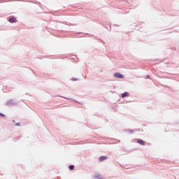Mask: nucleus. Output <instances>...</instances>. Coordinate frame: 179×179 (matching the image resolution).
I'll return each mask as SVG.
<instances>
[{
  "instance_id": "nucleus-1",
  "label": "nucleus",
  "mask_w": 179,
  "mask_h": 179,
  "mask_svg": "<svg viewBox=\"0 0 179 179\" xmlns=\"http://www.w3.org/2000/svg\"><path fill=\"white\" fill-rule=\"evenodd\" d=\"M114 76L115 78H117L119 79H124V76L122 74H120L119 73H115Z\"/></svg>"
},
{
  "instance_id": "nucleus-2",
  "label": "nucleus",
  "mask_w": 179,
  "mask_h": 179,
  "mask_svg": "<svg viewBox=\"0 0 179 179\" xmlns=\"http://www.w3.org/2000/svg\"><path fill=\"white\" fill-rule=\"evenodd\" d=\"M8 22H9L10 23H16V22H17L16 17H12L11 18H10V19L8 20Z\"/></svg>"
},
{
  "instance_id": "nucleus-3",
  "label": "nucleus",
  "mask_w": 179,
  "mask_h": 179,
  "mask_svg": "<svg viewBox=\"0 0 179 179\" xmlns=\"http://www.w3.org/2000/svg\"><path fill=\"white\" fill-rule=\"evenodd\" d=\"M137 143H139L140 145H142V146H145V141H143V140L141 138L137 140Z\"/></svg>"
},
{
  "instance_id": "nucleus-4",
  "label": "nucleus",
  "mask_w": 179,
  "mask_h": 179,
  "mask_svg": "<svg viewBox=\"0 0 179 179\" xmlns=\"http://www.w3.org/2000/svg\"><path fill=\"white\" fill-rule=\"evenodd\" d=\"M129 94L128 92H124L122 94V98L124 99V97H128Z\"/></svg>"
},
{
  "instance_id": "nucleus-5",
  "label": "nucleus",
  "mask_w": 179,
  "mask_h": 179,
  "mask_svg": "<svg viewBox=\"0 0 179 179\" xmlns=\"http://www.w3.org/2000/svg\"><path fill=\"white\" fill-rule=\"evenodd\" d=\"M107 159V157L106 156H102L99 158V162H104Z\"/></svg>"
},
{
  "instance_id": "nucleus-6",
  "label": "nucleus",
  "mask_w": 179,
  "mask_h": 179,
  "mask_svg": "<svg viewBox=\"0 0 179 179\" xmlns=\"http://www.w3.org/2000/svg\"><path fill=\"white\" fill-rule=\"evenodd\" d=\"M74 169H75V166H73V165L69 166V169L70 170H73Z\"/></svg>"
},
{
  "instance_id": "nucleus-7",
  "label": "nucleus",
  "mask_w": 179,
  "mask_h": 179,
  "mask_svg": "<svg viewBox=\"0 0 179 179\" xmlns=\"http://www.w3.org/2000/svg\"><path fill=\"white\" fill-rule=\"evenodd\" d=\"M15 127H20V123H16Z\"/></svg>"
},
{
  "instance_id": "nucleus-8",
  "label": "nucleus",
  "mask_w": 179,
  "mask_h": 179,
  "mask_svg": "<svg viewBox=\"0 0 179 179\" xmlns=\"http://www.w3.org/2000/svg\"><path fill=\"white\" fill-rule=\"evenodd\" d=\"M0 115H1V117H5V115H3V114H2V113H1Z\"/></svg>"
}]
</instances>
